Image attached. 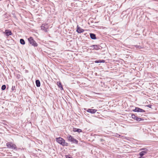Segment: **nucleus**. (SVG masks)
<instances>
[{
    "label": "nucleus",
    "instance_id": "nucleus-18",
    "mask_svg": "<svg viewBox=\"0 0 158 158\" xmlns=\"http://www.w3.org/2000/svg\"><path fill=\"white\" fill-rule=\"evenodd\" d=\"M6 88V86L5 85H3L2 87V90H5Z\"/></svg>",
    "mask_w": 158,
    "mask_h": 158
},
{
    "label": "nucleus",
    "instance_id": "nucleus-20",
    "mask_svg": "<svg viewBox=\"0 0 158 158\" xmlns=\"http://www.w3.org/2000/svg\"><path fill=\"white\" fill-rule=\"evenodd\" d=\"M135 47L136 48H139V49L141 48H142V47L140 46L136 45V46H135Z\"/></svg>",
    "mask_w": 158,
    "mask_h": 158
},
{
    "label": "nucleus",
    "instance_id": "nucleus-4",
    "mask_svg": "<svg viewBox=\"0 0 158 158\" xmlns=\"http://www.w3.org/2000/svg\"><path fill=\"white\" fill-rule=\"evenodd\" d=\"M6 145L9 148H11L12 149H15L16 148L15 145L12 143H7L6 144Z\"/></svg>",
    "mask_w": 158,
    "mask_h": 158
},
{
    "label": "nucleus",
    "instance_id": "nucleus-9",
    "mask_svg": "<svg viewBox=\"0 0 158 158\" xmlns=\"http://www.w3.org/2000/svg\"><path fill=\"white\" fill-rule=\"evenodd\" d=\"M3 33L5 34L6 35L9 36L10 35H11L12 34L11 31L9 30H6L5 31L3 32Z\"/></svg>",
    "mask_w": 158,
    "mask_h": 158
},
{
    "label": "nucleus",
    "instance_id": "nucleus-11",
    "mask_svg": "<svg viewBox=\"0 0 158 158\" xmlns=\"http://www.w3.org/2000/svg\"><path fill=\"white\" fill-rule=\"evenodd\" d=\"M87 111L88 112L92 114H94L97 111V110L95 109H88Z\"/></svg>",
    "mask_w": 158,
    "mask_h": 158
},
{
    "label": "nucleus",
    "instance_id": "nucleus-17",
    "mask_svg": "<svg viewBox=\"0 0 158 158\" xmlns=\"http://www.w3.org/2000/svg\"><path fill=\"white\" fill-rule=\"evenodd\" d=\"M20 43L22 44H25V42L24 40L23 39H21L20 40Z\"/></svg>",
    "mask_w": 158,
    "mask_h": 158
},
{
    "label": "nucleus",
    "instance_id": "nucleus-15",
    "mask_svg": "<svg viewBox=\"0 0 158 158\" xmlns=\"http://www.w3.org/2000/svg\"><path fill=\"white\" fill-rule=\"evenodd\" d=\"M35 83L36 86L37 87H39L40 85V82L39 80H36L35 81Z\"/></svg>",
    "mask_w": 158,
    "mask_h": 158
},
{
    "label": "nucleus",
    "instance_id": "nucleus-13",
    "mask_svg": "<svg viewBox=\"0 0 158 158\" xmlns=\"http://www.w3.org/2000/svg\"><path fill=\"white\" fill-rule=\"evenodd\" d=\"M90 35L91 39L94 40L96 39V35L94 34L93 33H90Z\"/></svg>",
    "mask_w": 158,
    "mask_h": 158
},
{
    "label": "nucleus",
    "instance_id": "nucleus-2",
    "mask_svg": "<svg viewBox=\"0 0 158 158\" xmlns=\"http://www.w3.org/2000/svg\"><path fill=\"white\" fill-rule=\"evenodd\" d=\"M67 139L68 140L73 143L77 144L78 143V141L70 135H68L67 137Z\"/></svg>",
    "mask_w": 158,
    "mask_h": 158
},
{
    "label": "nucleus",
    "instance_id": "nucleus-12",
    "mask_svg": "<svg viewBox=\"0 0 158 158\" xmlns=\"http://www.w3.org/2000/svg\"><path fill=\"white\" fill-rule=\"evenodd\" d=\"M94 49L96 50L101 49L102 48L101 46L98 45H94Z\"/></svg>",
    "mask_w": 158,
    "mask_h": 158
},
{
    "label": "nucleus",
    "instance_id": "nucleus-3",
    "mask_svg": "<svg viewBox=\"0 0 158 158\" xmlns=\"http://www.w3.org/2000/svg\"><path fill=\"white\" fill-rule=\"evenodd\" d=\"M29 43L32 45L36 47L37 46V44L35 41L34 40L33 38L32 37H30L28 39Z\"/></svg>",
    "mask_w": 158,
    "mask_h": 158
},
{
    "label": "nucleus",
    "instance_id": "nucleus-23",
    "mask_svg": "<svg viewBox=\"0 0 158 158\" xmlns=\"http://www.w3.org/2000/svg\"><path fill=\"white\" fill-rule=\"evenodd\" d=\"M105 62V60H101V63H104Z\"/></svg>",
    "mask_w": 158,
    "mask_h": 158
},
{
    "label": "nucleus",
    "instance_id": "nucleus-21",
    "mask_svg": "<svg viewBox=\"0 0 158 158\" xmlns=\"http://www.w3.org/2000/svg\"><path fill=\"white\" fill-rule=\"evenodd\" d=\"M101 60H96L95 61V62L96 63H101Z\"/></svg>",
    "mask_w": 158,
    "mask_h": 158
},
{
    "label": "nucleus",
    "instance_id": "nucleus-16",
    "mask_svg": "<svg viewBox=\"0 0 158 158\" xmlns=\"http://www.w3.org/2000/svg\"><path fill=\"white\" fill-rule=\"evenodd\" d=\"M73 131L74 132H77L80 133L82 132V130L80 129L74 128L73 129Z\"/></svg>",
    "mask_w": 158,
    "mask_h": 158
},
{
    "label": "nucleus",
    "instance_id": "nucleus-22",
    "mask_svg": "<svg viewBox=\"0 0 158 158\" xmlns=\"http://www.w3.org/2000/svg\"><path fill=\"white\" fill-rule=\"evenodd\" d=\"M66 158H72V157H70V156L67 155L65 156Z\"/></svg>",
    "mask_w": 158,
    "mask_h": 158
},
{
    "label": "nucleus",
    "instance_id": "nucleus-7",
    "mask_svg": "<svg viewBox=\"0 0 158 158\" xmlns=\"http://www.w3.org/2000/svg\"><path fill=\"white\" fill-rule=\"evenodd\" d=\"M48 27L47 25L45 24H43L42 26H41V29L45 31H47V29L48 28Z\"/></svg>",
    "mask_w": 158,
    "mask_h": 158
},
{
    "label": "nucleus",
    "instance_id": "nucleus-14",
    "mask_svg": "<svg viewBox=\"0 0 158 158\" xmlns=\"http://www.w3.org/2000/svg\"><path fill=\"white\" fill-rule=\"evenodd\" d=\"M57 85L58 87L60 88L61 90L63 89V88L62 87V86L61 85V82L60 81L58 82H57Z\"/></svg>",
    "mask_w": 158,
    "mask_h": 158
},
{
    "label": "nucleus",
    "instance_id": "nucleus-10",
    "mask_svg": "<svg viewBox=\"0 0 158 158\" xmlns=\"http://www.w3.org/2000/svg\"><path fill=\"white\" fill-rule=\"evenodd\" d=\"M84 30L80 27L78 25L77 26V31L78 33L83 32L84 31Z\"/></svg>",
    "mask_w": 158,
    "mask_h": 158
},
{
    "label": "nucleus",
    "instance_id": "nucleus-25",
    "mask_svg": "<svg viewBox=\"0 0 158 158\" xmlns=\"http://www.w3.org/2000/svg\"><path fill=\"white\" fill-rule=\"evenodd\" d=\"M1 154H3L2 153H1L0 156H2L1 155Z\"/></svg>",
    "mask_w": 158,
    "mask_h": 158
},
{
    "label": "nucleus",
    "instance_id": "nucleus-5",
    "mask_svg": "<svg viewBox=\"0 0 158 158\" xmlns=\"http://www.w3.org/2000/svg\"><path fill=\"white\" fill-rule=\"evenodd\" d=\"M143 150L144 151H142L139 153L140 157H142L143 156L145 155L148 151V149L146 148H142L140 149V150Z\"/></svg>",
    "mask_w": 158,
    "mask_h": 158
},
{
    "label": "nucleus",
    "instance_id": "nucleus-19",
    "mask_svg": "<svg viewBox=\"0 0 158 158\" xmlns=\"http://www.w3.org/2000/svg\"><path fill=\"white\" fill-rule=\"evenodd\" d=\"M94 45H92L89 47L90 49H94Z\"/></svg>",
    "mask_w": 158,
    "mask_h": 158
},
{
    "label": "nucleus",
    "instance_id": "nucleus-1",
    "mask_svg": "<svg viewBox=\"0 0 158 158\" xmlns=\"http://www.w3.org/2000/svg\"><path fill=\"white\" fill-rule=\"evenodd\" d=\"M56 140L57 142L63 146H67L68 145V143L66 142L65 140L61 137L57 138L56 139Z\"/></svg>",
    "mask_w": 158,
    "mask_h": 158
},
{
    "label": "nucleus",
    "instance_id": "nucleus-8",
    "mask_svg": "<svg viewBox=\"0 0 158 158\" xmlns=\"http://www.w3.org/2000/svg\"><path fill=\"white\" fill-rule=\"evenodd\" d=\"M133 111L135 112H145L144 110L138 107H136L135 109L133 110Z\"/></svg>",
    "mask_w": 158,
    "mask_h": 158
},
{
    "label": "nucleus",
    "instance_id": "nucleus-6",
    "mask_svg": "<svg viewBox=\"0 0 158 158\" xmlns=\"http://www.w3.org/2000/svg\"><path fill=\"white\" fill-rule=\"evenodd\" d=\"M131 117L132 118L138 121L143 120V119L137 117L135 114H132Z\"/></svg>",
    "mask_w": 158,
    "mask_h": 158
},
{
    "label": "nucleus",
    "instance_id": "nucleus-24",
    "mask_svg": "<svg viewBox=\"0 0 158 158\" xmlns=\"http://www.w3.org/2000/svg\"><path fill=\"white\" fill-rule=\"evenodd\" d=\"M151 105H149L148 106V107L150 108H151Z\"/></svg>",
    "mask_w": 158,
    "mask_h": 158
}]
</instances>
